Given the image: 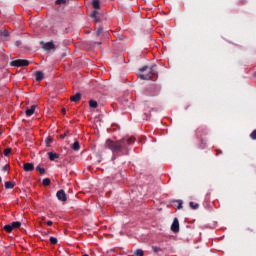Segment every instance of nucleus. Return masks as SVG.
Here are the masks:
<instances>
[{"instance_id":"f257e3e1","label":"nucleus","mask_w":256,"mask_h":256,"mask_svg":"<svg viewBox=\"0 0 256 256\" xmlns=\"http://www.w3.org/2000/svg\"><path fill=\"white\" fill-rule=\"evenodd\" d=\"M135 143V137H124L120 140L113 141L107 139L105 143L106 149H110L114 157H120V155H129V145Z\"/></svg>"},{"instance_id":"f03ea898","label":"nucleus","mask_w":256,"mask_h":256,"mask_svg":"<svg viewBox=\"0 0 256 256\" xmlns=\"http://www.w3.org/2000/svg\"><path fill=\"white\" fill-rule=\"evenodd\" d=\"M155 67L157 65H152L150 68L149 66H143L139 69V71L142 74H138V78L142 79L143 81H149L151 79H157V70H155ZM145 71H148V73H145Z\"/></svg>"},{"instance_id":"7ed1b4c3","label":"nucleus","mask_w":256,"mask_h":256,"mask_svg":"<svg viewBox=\"0 0 256 256\" xmlns=\"http://www.w3.org/2000/svg\"><path fill=\"white\" fill-rule=\"evenodd\" d=\"M209 135V130L206 127H199L196 129V137L198 139H203V137H207Z\"/></svg>"},{"instance_id":"20e7f679","label":"nucleus","mask_w":256,"mask_h":256,"mask_svg":"<svg viewBox=\"0 0 256 256\" xmlns=\"http://www.w3.org/2000/svg\"><path fill=\"white\" fill-rule=\"evenodd\" d=\"M29 63L30 62L28 60L18 59L12 61L10 65L11 67H28Z\"/></svg>"},{"instance_id":"39448f33","label":"nucleus","mask_w":256,"mask_h":256,"mask_svg":"<svg viewBox=\"0 0 256 256\" xmlns=\"http://www.w3.org/2000/svg\"><path fill=\"white\" fill-rule=\"evenodd\" d=\"M56 197L58 201H67V194L65 193V190L61 189L56 193Z\"/></svg>"},{"instance_id":"423d86ee","label":"nucleus","mask_w":256,"mask_h":256,"mask_svg":"<svg viewBox=\"0 0 256 256\" xmlns=\"http://www.w3.org/2000/svg\"><path fill=\"white\" fill-rule=\"evenodd\" d=\"M171 231L173 233H179V219L174 218L173 223L171 225Z\"/></svg>"},{"instance_id":"0eeeda50","label":"nucleus","mask_w":256,"mask_h":256,"mask_svg":"<svg viewBox=\"0 0 256 256\" xmlns=\"http://www.w3.org/2000/svg\"><path fill=\"white\" fill-rule=\"evenodd\" d=\"M23 169L24 171L26 172H29V171H34L35 170V165L33 163H25L23 165Z\"/></svg>"},{"instance_id":"6e6552de","label":"nucleus","mask_w":256,"mask_h":256,"mask_svg":"<svg viewBox=\"0 0 256 256\" xmlns=\"http://www.w3.org/2000/svg\"><path fill=\"white\" fill-rule=\"evenodd\" d=\"M35 109H37V105H32L30 108L26 109V116L31 117L33 113H35Z\"/></svg>"},{"instance_id":"1a4fd4ad","label":"nucleus","mask_w":256,"mask_h":256,"mask_svg":"<svg viewBox=\"0 0 256 256\" xmlns=\"http://www.w3.org/2000/svg\"><path fill=\"white\" fill-rule=\"evenodd\" d=\"M70 100L73 103H78V101H81V93H76L75 95L71 96Z\"/></svg>"},{"instance_id":"9d476101","label":"nucleus","mask_w":256,"mask_h":256,"mask_svg":"<svg viewBox=\"0 0 256 256\" xmlns=\"http://www.w3.org/2000/svg\"><path fill=\"white\" fill-rule=\"evenodd\" d=\"M44 49H46V51H51L55 49V44H53V42H47L44 44Z\"/></svg>"},{"instance_id":"9b49d317","label":"nucleus","mask_w":256,"mask_h":256,"mask_svg":"<svg viewBox=\"0 0 256 256\" xmlns=\"http://www.w3.org/2000/svg\"><path fill=\"white\" fill-rule=\"evenodd\" d=\"M174 206L176 209H183V200H173Z\"/></svg>"},{"instance_id":"f8f14e48","label":"nucleus","mask_w":256,"mask_h":256,"mask_svg":"<svg viewBox=\"0 0 256 256\" xmlns=\"http://www.w3.org/2000/svg\"><path fill=\"white\" fill-rule=\"evenodd\" d=\"M48 157L50 161H55V159H59V154L53 153V152H48Z\"/></svg>"},{"instance_id":"ddd939ff","label":"nucleus","mask_w":256,"mask_h":256,"mask_svg":"<svg viewBox=\"0 0 256 256\" xmlns=\"http://www.w3.org/2000/svg\"><path fill=\"white\" fill-rule=\"evenodd\" d=\"M100 5H101V2H100L99 0H93V1H92V7H93V9L99 10V9H100Z\"/></svg>"},{"instance_id":"4468645a","label":"nucleus","mask_w":256,"mask_h":256,"mask_svg":"<svg viewBox=\"0 0 256 256\" xmlns=\"http://www.w3.org/2000/svg\"><path fill=\"white\" fill-rule=\"evenodd\" d=\"M5 189H13L15 187V182L7 181L4 184Z\"/></svg>"},{"instance_id":"2eb2a0df","label":"nucleus","mask_w":256,"mask_h":256,"mask_svg":"<svg viewBox=\"0 0 256 256\" xmlns=\"http://www.w3.org/2000/svg\"><path fill=\"white\" fill-rule=\"evenodd\" d=\"M0 35H1V37L4 39V41H7V38L9 37V31H7V30H2V31L0 32Z\"/></svg>"},{"instance_id":"dca6fc26","label":"nucleus","mask_w":256,"mask_h":256,"mask_svg":"<svg viewBox=\"0 0 256 256\" xmlns=\"http://www.w3.org/2000/svg\"><path fill=\"white\" fill-rule=\"evenodd\" d=\"M44 77L45 76L41 71L36 72V81H43Z\"/></svg>"},{"instance_id":"f3484780","label":"nucleus","mask_w":256,"mask_h":256,"mask_svg":"<svg viewBox=\"0 0 256 256\" xmlns=\"http://www.w3.org/2000/svg\"><path fill=\"white\" fill-rule=\"evenodd\" d=\"M73 151H79L81 149V145L79 144V141H76L72 145Z\"/></svg>"},{"instance_id":"a211bd4d","label":"nucleus","mask_w":256,"mask_h":256,"mask_svg":"<svg viewBox=\"0 0 256 256\" xmlns=\"http://www.w3.org/2000/svg\"><path fill=\"white\" fill-rule=\"evenodd\" d=\"M4 231H6V233H12L13 232V226L11 224H7L4 226Z\"/></svg>"},{"instance_id":"6ab92c4d","label":"nucleus","mask_w":256,"mask_h":256,"mask_svg":"<svg viewBox=\"0 0 256 256\" xmlns=\"http://www.w3.org/2000/svg\"><path fill=\"white\" fill-rule=\"evenodd\" d=\"M10 225H12V229H19V227H21V222L15 221L12 222Z\"/></svg>"},{"instance_id":"aec40b11","label":"nucleus","mask_w":256,"mask_h":256,"mask_svg":"<svg viewBox=\"0 0 256 256\" xmlns=\"http://www.w3.org/2000/svg\"><path fill=\"white\" fill-rule=\"evenodd\" d=\"M89 105L92 109H97V107H98L97 101H95V100H90Z\"/></svg>"},{"instance_id":"412c9836","label":"nucleus","mask_w":256,"mask_h":256,"mask_svg":"<svg viewBox=\"0 0 256 256\" xmlns=\"http://www.w3.org/2000/svg\"><path fill=\"white\" fill-rule=\"evenodd\" d=\"M101 33H103V26H99L95 32L96 37H100Z\"/></svg>"},{"instance_id":"4be33fe9","label":"nucleus","mask_w":256,"mask_h":256,"mask_svg":"<svg viewBox=\"0 0 256 256\" xmlns=\"http://www.w3.org/2000/svg\"><path fill=\"white\" fill-rule=\"evenodd\" d=\"M42 184L44 187H48V185H51V180L49 178H45L43 179Z\"/></svg>"},{"instance_id":"5701e85b","label":"nucleus","mask_w":256,"mask_h":256,"mask_svg":"<svg viewBox=\"0 0 256 256\" xmlns=\"http://www.w3.org/2000/svg\"><path fill=\"white\" fill-rule=\"evenodd\" d=\"M136 256H145V253L143 252L142 249H137L134 253Z\"/></svg>"},{"instance_id":"b1692460","label":"nucleus","mask_w":256,"mask_h":256,"mask_svg":"<svg viewBox=\"0 0 256 256\" xmlns=\"http://www.w3.org/2000/svg\"><path fill=\"white\" fill-rule=\"evenodd\" d=\"M36 171H39L40 175H45V168H41V166H37Z\"/></svg>"},{"instance_id":"393cba45","label":"nucleus","mask_w":256,"mask_h":256,"mask_svg":"<svg viewBox=\"0 0 256 256\" xmlns=\"http://www.w3.org/2000/svg\"><path fill=\"white\" fill-rule=\"evenodd\" d=\"M97 15H99V11H98V10H94V11L90 14V17H91L92 19H94V18L97 17Z\"/></svg>"},{"instance_id":"a878e982","label":"nucleus","mask_w":256,"mask_h":256,"mask_svg":"<svg viewBox=\"0 0 256 256\" xmlns=\"http://www.w3.org/2000/svg\"><path fill=\"white\" fill-rule=\"evenodd\" d=\"M11 148H6L5 150H4V155H5V157H9V155H11Z\"/></svg>"},{"instance_id":"bb28decb","label":"nucleus","mask_w":256,"mask_h":256,"mask_svg":"<svg viewBox=\"0 0 256 256\" xmlns=\"http://www.w3.org/2000/svg\"><path fill=\"white\" fill-rule=\"evenodd\" d=\"M189 206L191 207V209H199V204H195L194 202H190Z\"/></svg>"},{"instance_id":"cd10ccee","label":"nucleus","mask_w":256,"mask_h":256,"mask_svg":"<svg viewBox=\"0 0 256 256\" xmlns=\"http://www.w3.org/2000/svg\"><path fill=\"white\" fill-rule=\"evenodd\" d=\"M45 143H46V146L49 147V144L53 143V138L51 137L46 138Z\"/></svg>"},{"instance_id":"c85d7f7f","label":"nucleus","mask_w":256,"mask_h":256,"mask_svg":"<svg viewBox=\"0 0 256 256\" xmlns=\"http://www.w3.org/2000/svg\"><path fill=\"white\" fill-rule=\"evenodd\" d=\"M50 243H51V245H57V238H55V237H50Z\"/></svg>"},{"instance_id":"c756f323","label":"nucleus","mask_w":256,"mask_h":256,"mask_svg":"<svg viewBox=\"0 0 256 256\" xmlns=\"http://www.w3.org/2000/svg\"><path fill=\"white\" fill-rule=\"evenodd\" d=\"M67 3V0H56V5H65Z\"/></svg>"},{"instance_id":"7c9ffc66","label":"nucleus","mask_w":256,"mask_h":256,"mask_svg":"<svg viewBox=\"0 0 256 256\" xmlns=\"http://www.w3.org/2000/svg\"><path fill=\"white\" fill-rule=\"evenodd\" d=\"M152 251H153L154 253H159V252L161 251V248H160V247H157V246H153V247H152Z\"/></svg>"},{"instance_id":"2f4dec72","label":"nucleus","mask_w":256,"mask_h":256,"mask_svg":"<svg viewBox=\"0 0 256 256\" xmlns=\"http://www.w3.org/2000/svg\"><path fill=\"white\" fill-rule=\"evenodd\" d=\"M250 137L253 139V141H256V129L253 130V132L250 134Z\"/></svg>"},{"instance_id":"473e14b6","label":"nucleus","mask_w":256,"mask_h":256,"mask_svg":"<svg viewBox=\"0 0 256 256\" xmlns=\"http://www.w3.org/2000/svg\"><path fill=\"white\" fill-rule=\"evenodd\" d=\"M94 19V21L96 22V23H100L101 22V19H99V17H95V18H93Z\"/></svg>"},{"instance_id":"72a5a7b5","label":"nucleus","mask_w":256,"mask_h":256,"mask_svg":"<svg viewBox=\"0 0 256 256\" xmlns=\"http://www.w3.org/2000/svg\"><path fill=\"white\" fill-rule=\"evenodd\" d=\"M151 89H155L156 91H159V87H157L156 85H152Z\"/></svg>"},{"instance_id":"f704fd0d","label":"nucleus","mask_w":256,"mask_h":256,"mask_svg":"<svg viewBox=\"0 0 256 256\" xmlns=\"http://www.w3.org/2000/svg\"><path fill=\"white\" fill-rule=\"evenodd\" d=\"M65 137H67V133L60 135V139H65Z\"/></svg>"},{"instance_id":"c9c22d12","label":"nucleus","mask_w":256,"mask_h":256,"mask_svg":"<svg viewBox=\"0 0 256 256\" xmlns=\"http://www.w3.org/2000/svg\"><path fill=\"white\" fill-rule=\"evenodd\" d=\"M47 225H48V227H51V225H53V221H51V220L47 221Z\"/></svg>"},{"instance_id":"e433bc0d","label":"nucleus","mask_w":256,"mask_h":256,"mask_svg":"<svg viewBox=\"0 0 256 256\" xmlns=\"http://www.w3.org/2000/svg\"><path fill=\"white\" fill-rule=\"evenodd\" d=\"M15 45L16 47H19L21 45V41H16Z\"/></svg>"},{"instance_id":"4c0bfd02","label":"nucleus","mask_w":256,"mask_h":256,"mask_svg":"<svg viewBox=\"0 0 256 256\" xmlns=\"http://www.w3.org/2000/svg\"><path fill=\"white\" fill-rule=\"evenodd\" d=\"M62 113L63 115H65V113H67V110H65V108H62Z\"/></svg>"},{"instance_id":"58836bf2","label":"nucleus","mask_w":256,"mask_h":256,"mask_svg":"<svg viewBox=\"0 0 256 256\" xmlns=\"http://www.w3.org/2000/svg\"><path fill=\"white\" fill-rule=\"evenodd\" d=\"M3 171H7V166H4V167H3Z\"/></svg>"},{"instance_id":"ea45409f","label":"nucleus","mask_w":256,"mask_h":256,"mask_svg":"<svg viewBox=\"0 0 256 256\" xmlns=\"http://www.w3.org/2000/svg\"><path fill=\"white\" fill-rule=\"evenodd\" d=\"M96 45H101V42H96Z\"/></svg>"},{"instance_id":"a19ab883","label":"nucleus","mask_w":256,"mask_h":256,"mask_svg":"<svg viewBox=\"0 0 256 256\" xmlns=\"http://www.w3.org/2000/svg\"><path fill=\"white\" fill-rule=\"evenodd\" d=\"M83 256H89V254H84Z\"/></svg>"},{"instance_id":"79ce46f5","label":"nucleus","mask_w":256,"mask_h":256,"mask_svg":"<svg viewBox=\"0 0 256 256\" xmlns=\"http://www.w3.org/2000/svg\"><path fill=\"white\" fill-rule=\"evenodd\" d=\"M3 133H1V131H0V136L2 135Z\"/></svg>"},{"instance_id":"37998d69","label":"nucleus","mask_w":256,"mask_h":256,"mask_svg":"<svg viewBox=\"0 0 256 256\" xmlns=\"http://www.w3.org/2000/svg\"><path fill=\"white\" fill-rule=\"evenodd\" d=\"M0 183H1V177H0Z\"/></svg>"}]
</instances>
